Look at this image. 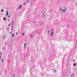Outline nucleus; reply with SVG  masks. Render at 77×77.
I'll use <instances>...</instances> for the list:
<instances>
[{
	"label": "nucleus",
	"mask_w": 77,
	"mask_h": 77,
	"mask_svg": "<svg viewBox=\"0 0 77 77\" xmlns=\"http://www.w3.org/2000/svg\"><path fill=\"white\" fill-rule=\"evenodd\" d=\"M65 11H66V10H64V11H63V12H65Z\"/></svg>",
	"instance_id": "nucleus-8"
},
{
	"label": "nucleus",
	"mask_w": 77,
	"mask_h": 77,
	"mask_svg": "<svg viewBox=\"0 0 77 77\" xmlns=\"http://www.w3.org/2000/svg\"><path fill=\"white\" fill-rule=\"evenodd\" d=\"M3 20L4 21H6V19L5 17H4Z\"/></svg>",
	"instance_id": "nucleus-3"
},
{
	"label": "nucleus",
	"mask_w": 77,
	"mask_h": 77,
	"mask_svg": "<svg viewBox=\"0 0 77 77\" xmlns=\"http://www.w3.org/2000/svg\"><path fill=\"white\" fill-rule=\"evenodd\" d=\"M42 17H43V16H42Z\"/></svg>",
	"instance_id": "nucleus-30"
},
{
	"label": "nucleus",
	"mask_w": 77,
	"mask_h": 77,
	"mask_svg": "<svg viewBox=\"0 0 77 77\" xmlns=\"http://www.w3.org/2000/svg\"><path fill=\"white\" fill-rule=\"evenodd\" d=\"M8 17H10V15H8Z\"/></svg>",
	"instance_id": "nucleus-18"
},
{
	"label": "nucleus",
	"mask_w": 77,
	"mask_h": 77,
	"mask_svg": "<svg viewBox=\"0 0 77 77\" xmlns=\"http://www.w3.org/2000/svg\"><path fill=\"white\" fill-rule=\"evenodd\" d=\"M12 26H13V22H12Z\"/></svg>",
	"instance_id": "nucleus-11"
},
{
	"label": "nucleus",
	"mask_w": 77,
	"mask_h": 77,
	"mask_svg": "<svg viewBox=\"0 0 77 77\" xmlns=\"http://www.w3.org/2000/svg\"><path fill=\"white\" fill-rule=\"evenodd\" d=\"M31 37H32L33 36V35H31Z\"/></svg>",
	"instance_id": "nucleus-19"
},
{
	"label": "nucleus",
	"mask_w": 77,
	"mask_h": 77,
	"mask_svg": "<svg viewBox=\"0 0 77 77\" xmlns=\"http://www.w3.org/2000/svg\"><path fill=\"white\" fill-rule=\"evenodd\" d=\"M16 35H18V32H17L16 33Z\"/></svg>",
	"instance_id": "nucleus-12"
},
{
	"label": "nucleus",
	"mask_w": 77,
	"mask_h": 77,
	"mask_svg": "<svg viewBox=\"0 0 77 77\" xmlns=\"http://www.w3.org/2000/svg\"><path fill=\"white\" fill-rule=\"evenodd\" d=\"M25 47H26V44L25 43L24 44Z\"/></svg>",
	"instance_id": "nucleus-10"
},
{
	"label": "nucleus",
	"mask_w": 77,
	"mask_h": 77,
	"mask_svg": "<svg viewBox=\"0 0 77 77\" xmlns=\"http://www.w3.org/2000/svg\"><path fill=\"white\" fill-rule=\"evenodd\" d=\"M13 26H12V27L11 28V30H12H12H13Z\"/></svg>",
	"instance_id": "nucleus-5"
},
{
	"label": "nucleus",
	"mask_w": 77,
	"mask_h": 77,
	"mask_svg": "<svg viewBox=\"0 0 77 77\" xmlns=\"http://www.w3.org/2000/svg\"><path fill=\"white\" fill-rule=\"evenodd\" d=\"M6 15V17H8V11H7Z\"/></svg>",
	"instance_id": "nucleus-2"
},
{
	"label": "nucleus",
	"mask_w": 77,
	"mask_h": 77,
	"mask_svg": "<svg viewBox=\"0 0 77 77\" xmlns=\"http://www.w3.org/2000/svg\"><path fill=\"white\" fill-rule=\"evenodd\" d=\"M0 74H1L0 73Z\"/></svg>",
	"instance_id": "nucleus-31"
},
{
	"label": "nucleus",
	"mask_w": 77,
	"mask_h": 77,
	"mask_svg": "<svg viewBox=\"0 0 77 77\" xmlns=\"http://www.w3.org/2000/svg\"><path fill=\"white\" fill-rule=\"evenodd\" d=\"M4 11V10L3 9H2V10H1V12H3Z\"/></svg>",
	"instance_id": "nucleus-6"
},
{
	"label": "nucleus",
	"mask_w": 77,
	"mask_h": 77,
	"mask_svg": "<svg viewBox=\"0 0 77 77\" xmlns=\"http://www.w3.org/2000/svg\"><path fill=\"white\" fill-rule=\"evenodd\" d=\"M10 25H11V24H9V25H8V26H10Z\"/></svg>",
	"instance_id": "nucleus-16"
},
{
	"label": "nucleus",
	"mask_w": 77,
	"mask_h": 77,
	"mask_svg": "<svg viewBox=\"0 0 77 77\" xmlns=\"http://www.w3.org/2000/svg\"><path fill=\"white\" fill-rule=\"evenodd\" d=\"M1 59V58L0 57V60Z\"/></svg>",
	"instance_id": "nucleus-26"
},
{
	"label": "nucleus",
	"mask_w": 77,
	"mask_h": 77,
	"mask_svg": "<svg viewBox=\"0 0 77 77\" xmlns=\"http://www.w3.org/2000/svg\"><path fill=\"white\" fill-rule=\"evenodd\" d=\"M8 21H9V20H8Z\"/></svg>",
	"instance_id": "nucleus-25"
},
{
	"label": "nucleus",
	"mask_w": 77,
	"mask_h": 77,
	"mask_svg": "<svg viewBox=\"0 0 77 77\" xmlns=\"http://www.w3.org/2000/svg\"><path fill=\"white\" fill-rule=\"evenodd\" d=\"M75 65H76L75 64H74V66H75Z\"/></svg>",
	"instance_id": "nucleus-14"
},
{
	"label": "nucleus",
	"mask_w": 77,
	"mask_h": 77,
	"mask_svg": "<svg viewBox=\"0 0 77 77\" xmlns=\"http://www.w3.org/2000/svg\"><path fill=\"white\" fill-rule=\"evenodd\" d=\"M3 62V59H2V62Z\"/></svg>",
	"instance_id": "nucleus-9"
},
{
	"label": "nucleus",
	"mask_w": 77,
	"mask_h": 77,
	"mask_svg": "<svg viewBox=\"0 0 77 77\" xmlns=\"http://www.w3.org/2000/svg\"><path fill=\"white\" fill-rule=\"evenodd\" d=\"M21 5H20V9H21Z\"/></svg>",
	"instance_id": "nucleus-7"
},
{
	"label": "nucleus",
	"mask_w": 77,
	"mask_h": 77,
	"mask_svg": "<svg viewBox=\"0 0 77 77\" xmlns=\"http://www.w3.org/2000/svg\"><path fill=\"white\" fill-rule=\"evenodd\" d=\"M8 29H9V28H7Z\"/></svg>",
	"instance_id": "nucleus-24"
},
{
	"label": "nucleus",
	"mask_w": 77,
	"mask_h": 77,
	"mask_svg": "<svg viewBox=\"0 0 77 77\" xmlns=\"http://www.w3.org/2000/svg\"><path fill=\"white\" fill-rule=\"evenodd\" d=\"M24 5H25V3H24Z\"/></svg>",
	"instance_id": "nucleus-29"
},
{
	"label": "nucleus",
	"mask_w": 77,
	"mask_h": 77,
	"mask_svg": "<svg viewBox=\"0 0 77 77\" xmlns=\"http://www.w3.org/2000/svg\"><path fill=\"white\" fill-rule=\"evenodd\" d=\"M53 33H54V31L52 32L51 33V36H53Z\"/></svg>",
	"instance_id": "nucleus-1"
},
{
	"label": "nucleus",
	"mask_w": 77,
	"mask_h": 77,
	"mask_svg": "<svg viewBox=\"0 0 77 77\" xmlns=\"http://www.w3.org/2000/svg\"><path fill=\"white\" fill-rule=\"evenodd\" d=\"M48 32H50V31H48Z\"/></svg>",
	"instance_id": "nucleus-23"
},
{
	"label": "nucleus",
	"mask_w": 77,
	"mask_h": 77,
	"mask_svg": "<svg viewBox=\"0 0 77 77\" xmlns=\"http://www.w3.org/2000/svg\"><path fill=\"white\" fill-rule=\"evenodd\" d=\"M24 35V33H23V35Z\"/></svg>",
	"instance_id": "nucleus-17"
},
{
	"label": "nucleus",
	"mask_w": 77,
	"mask_h": 77,
	"mask_svg": "<svg viewBox=\"0 0 77 77\" xmlns=\"http://www.w3.org/2000/svg\"><path fill=\"white\" fill-rule=\"evenodd\" d=\"M60 10H62V9H60Z\"/></svg>",
	"instance_id": "nucleus-20"
},
{
	"label": "nucleus",
	"mask_w": 77,
	"mask_h": 77,
	"mask_svg": "<svg viewBox=\"0 0 77 77\" xmlns=\"http://www.w3.org/2000/svg\"><path fill=\"white\" fill-rule=\"evenodd\" d=\"M2 52H1L0 53V56H2Z\"/></svg>",
	"instance_id": "nucleus-13"
},
{
	"label": "nucleus",
	"mask_w": 77,
	"mask_h": 77,
	"mask_svg": "<svg viewBox=\"0 0 77 77\" xmlns=\"http://www.w3.org/2000/svg\"><path fill=\"white\" fill-rule=\"evenodd\" d=\"M14 34H12V38H13V37H14Z\"/></svg>",
	"instance_id": "nucleus-4"
},
{
	"label": "nucleus",
	"mask_w": 77,
	"mask_h": 77,
	"mask_svg": "<svg viewBox=\"0 0 77 77\" xmlns=\"http://www.w3.org/2000/svg\"><path fill=\"white\" fill-rule=\"evenodd\" d=\"M14 76H15V75H13Z\"/></svg>",
	"instance_id": "nucleus-22"
},
{
	"label": "nucleus",
	"mask_w": 77,
	"mask_h": 77,
	"mask_svg": "<svg viewBox=\"0 0 77 77\" xmlns=\"http://www.w3.org/2000/svg\"><path fill=\"white\" fill-rule=\"evenodd\" d=\"M36 23V22H34V23Z\"/></svg>",
	"instance_id": "nucleus-27"
},
{
	"label": "nucleus",
	"mask_w": 77,
	"mask_h": 77,
	"mask_svg": "<svg viewBox=\"0 0 77 77\" xmlns=\"http://www.w3.org/2000/svg\"><path fill=\"white\" fill-rule=\"evenodd\" d=\"M1 56H2V55H0V58H1Z\"/></svg>",
	"instance_id": "nucleus-21"
},
{
	"label": "nucleus",
	"mask_w": 77,
	"mask_h": 77,
	"mask_svg": "<svg viewBox=\"0 0 77 77\" xmlns=\"http://www.w3.org/2000/svg\"><path fill=\"white\" fill-rule=\"evenodd\" d=\"M53 29H51V30H52V31H53Z\"/></svg>",
	"instance_id": "nucleus-15"
},
{
	"label": "nucleus",
	"mask_w": 77,
	"mask_h": 77,
	"mask_svg": "<svg viewBox=\"0 0 77 77\" xmlns=\"http://www.w3.org/2000/svg\"><path fill=\"white\" fill-rule=\"evenodd\" d=\"M10 33H11V32H10Z\"/></svg>",
	"instance_id": "nucleus-28"
}]
</instances>
